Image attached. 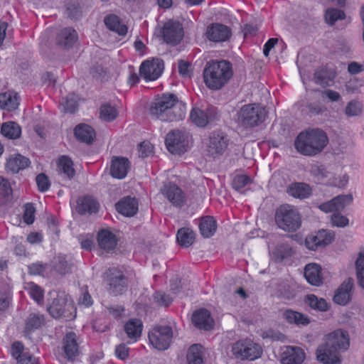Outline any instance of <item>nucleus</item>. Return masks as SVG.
Wrapping results in <instances>:
<instances>
[{"label":"nucleus","mask_w":364,"mask_h":364,"mask_svg":"<svg viewBox=\"0 0 364 364\" xmlns=\"http://www.w3.org/2000/svg\"><path fill=\"white\" fill-rule=\"evenodd\" d=\"M149 114L161 122H177L184 119L186 108L174 94L164 93L151 103Z\"/></svg>","instance_id":"obj_1"},{"label":"nucleus","mask_w":364,"mask_h":364,"mask_svg":"<svg viewBox=\"0 0 364 364\" xmlns=\"http://www.w3.org/2000/svg\"><path fill=\"white\" fill-rule=\"evenodd\" d=\"M349 346L348 332L340 329L334 331L327 335L326 343L318 347L317 359L324 364H341L339 351L347 350Z\"/></svg>","instance_id":"obj_2"},{"label":"nucleus","mask_w":364,"mask_h":364,"mask_svg":"<svg viewBox=\"0 0 364 364\" xmlns=\"http://www.w3.org/2000/svg\"><path fill=\"white\" fill-rule=\"evenodd\" d=\"M328 141V136L323 130L309 129L297 135L294 147L302 155L315 156L323 151Z\"/></svg>","instance_id":"obj_3"},{"label":"nucleus","mask_w":364,"mask_h":364,"mask_svg":"<svg viewBox=\"0 0 364 364\" xmlns=\"http://www.w3.org/2000/svg\"><path fill=\"white\" fill-rule=\"evenodd\" d=\"M232 64L225 60H210L203 70V80L210 90H218L225 86L232 76Z\"/></svg>","instance_id":"obj_4"},{"label":"nucleus","mask_w":364,"mask_h":364,"mask_svg":"<svg viewBox=\"0 0 364 364\" xmlns=\"http://www.w3.org/2000/svg\"><path fill=\"white\" fill-rule=\"evenodd\" d=\"M265 117L264 108L257 103L245 105L237 112L238 123L246 129L261 124Z\"/></svg>","instance_id":"obj_5"},{"label":"nucleus","mask_w":364,"mask_h":364,"mask_svg":"<svg viewBox=\"0 0 364 364\" xmlns=\"http://www.w3.org/2000/svg\"><path fill=\"white\" fill-rule=\"evenodd\" d=\"M275 222L277 226L288 232H294L301 224L299 213L291 205L284 204L276 210Z\"/></svg>","instance_id":"obj_6"},{"label":"nucleus","mask_w":364,"mask_h":364,"mask_svg":"<svg viewBox=\"0 0 364 364\" xmlns=\"http://www.w3.org/2000/svg\"><path fill=\"white\" fill-rule=\"evenodd\" d=\"M232 354L238 358L254 360L259 358L262 353L261 346L251 340H240L234 343L232 348Z\"/></svg>","instance_id":"obj_7"},{"label":"nucleus","mask_w":364,"mask_h":364,"mask_svg":"<svg viewBox=\"0 0 364 364\" xmlns=\"http://www.w3.org/2000/svg\"><path fill=\"white\" fill-rule=\"evenodd\" d=\"M149 341L157 350H164L167 349L173 338L171 327L168 326H157L149 332Z\"/></svg>","instance_id":"obj_8"},{"label":"nucleus","mask_w":364,"mask_h":364,"mask_svg":"<svg viewBox=\"0 0 364 364\" xmlns=\"http://www.w3.org/2000/svg\"><path fill=\"white\" fill-rule=\"evenodd\" d=\"M166 148L173 154H181L187 151L189 146L188 136L180 130L169 132L165 139Z\"/></svg>","instance_id":"obj_9"},{"label":"nucleus","mask_w":364,"mask_h":364,"mask_svg":"<svg viewBox=\"0 0 364 364\" xmlns=\"http://www.w3.org/2000/svg\"><path fill=\"white\" fill-rule=\"evenodd\" d=\"M161 35L163 41L169 45L176 46L184 36V31L182 24L177 21L171 19L164 23Z\"/></svg>","instance_id":"obj_10"},{"label":"nucleus","mask_w":364,"mask_h":364,"mask_svg":"<svg viewBox=\"0 0 364 364\" xmlns=\"http://www.w3.org/2000/svg\"><path fill=\"white\" fill-rule=\"evenodd\" d=\"M106 280L109 286L108 291L114 296L121 295L127 289L128 279L118 269H109Z\"/></svg>","instance_id":"obj_11"},{"label":"nucleus","mask_w":364,"mask_h":364,"mask_svg":"<svg viewBox=\"0 0 364 364\" xmlns=\"http://www.w3.org/2000/svg\"><path fill=\"white\" fill-rule=\"evenodd\" d=\"M48 311L55 318H64L66 321H70L76 317V309L74 305L67 303L62 299H54L48 307Z\"/></svg>","instance_id":"obj_12"},{"label":"nucleus","mask_w":364,"mask_h":364,"mask_svg":"<svg viewBox=\"0 0 364 364\" xmlns=\"http://www.w3.org/2000/svg\"><path fill=\"white\" fill-rule=\"evenodd\" d=\"M164 68L163 60L152 58L144 60L139 68L140 75L146 81L157 80L162 74Z\"/></svg>","instance_id":"obj_13"},{"label":"nucleus","mask_w":364,"mask_h":364,"mask_svg":"<svg viewBox=\"0 0 364 364\" xmlns=\"http://www.w3.org/2000/svg\"><path fill=\"white\" fill-rule=\"evenodd\" d=\"M218 118L217 109L209 106L205 109L193 107L190 113L191 122L199 127H205Z\"/></svg>","instance_id":"obj_14"},{"label":"nucleus","mask_w":364,"mask_h":364,"mask_svg":"<svg viewBox=\"0 0 364 364\" xmlns=\"http://www.w3.org/2000/svg\"><path fill=\"white\" fill-rule=\"evenodd\" d=\"M228 146V139L221 132H214L209 137L208 154L213 158L222 155Z\"/></svg>","instance_id":"obj_15"},{"label":"nucleus","mask_w":364,"mask_h":364,"mask_svg":"<svg viewBox=\"0 0 364 364\" xmlns=\"http://www.w3.org/2000/svg\"><path fill=\"white\" fill-rule=\"evenodd\" d=\"M205 35L210 41L225 42L230 38L232 31L228 26L213 23L207 27Z\"/></svg>","instance_id":"obj_16"},{"label":"nucleus","mask_w":364,"mask_h":364,"mask_svg":"<svg viewBox=\"0 0 364 364\" xmlns=\"http://www.w3.org/2000/svg\"><path fill=\"white\" fill-rule=\"evenodd\" d=\"M64 356L68 360L73 361L80 354V347L77 335L73 331L65 333L62 341Z\"/></svg>","instance_id":"obj_17"},{"label":"nucleus","mask_w":364,"mask_h":364,"mask_svg":"<svg viewBox=\"0 0 364 364\" xmlns=\"http://www.w3.org/2000/svg\"><path fill=\"white\" fill-rule=\"evenodd\" d=\"M333 237V233L326 230H321L316 235H311L306 237L305 244L308 249L315 250L318 247H324L331 243Z\"/></svg>","instance_id":"obj_18"},{"label":"nucleus","mask_w":364,"mask_h":364,"mask_svg":"<svg viewBox=\"0 0 364 364\" xmlns=\"http://www.w3.org/2000/svg\"><path fill=\"white\" fill-rule=\"evenodd\" d=\"M129 160L123 156H113L110 164V175L117 179L124 178L130 168Z\"/></svg>","instance_id":"obj_19"},{"label":"nucleus","mask_w":364,"mask_h":364,"mask_svg":"<svg viewBox=\"0 0 364 364\" xmlns=\"http://www.w3.org/2000/svg\"><path fill=\"white\" fill-rule=\"evenodd\" d=\"M162 194L175 206H181L185 201L183 191L175 183H165L161 188Z\"/></svg>","instance_id":"obj_20"},{"label":"nucleus","mask_w":364,"mask_h":364,"mask_svg":"<svg viewBox=\"0 0 364 364\" xmlns=\"http://www.w3.org/2000/svg\"><path fill=\"white\" fill-rule=\"evenodd\" d=\"M353 199L350 194L340 195L329 201L320 204L318 208L325 213L338 211L343 209L346 205L350 204Z\"/></svg>","instance_id":"obj_21"},{"label":"nucleus","mask_w":364,"mask_h":364,"mask_svg":"<svg viewBox=\"0 0 364 364\" xmlns=\"http://www.w3.org/2000/svg\"><path fill=\"white\" fill-rule=\"evenodd\" d=\"M192 322L196 328L201 330L209 331L214 326V321L210 313L205 309L196 311L192 316Z\"/></svg>","instance_id":"obj_22"},{"label":"nucleus","mask_w":364,"mask_h":364,"mask_svg":"<svg viewBox=\"0 0 364 364\" xmlns=\"http://www.w3.org/2000/svg\"><path fill=\"white\" fill-rule=\"evenodd\" d=\"M143 328V322L137 318H130L124 323V331L130 343H136L140 339Z\"/></svg>","instance_id":"obj_23"},{"label":"nucleus","mask_w":364,"mask_h":364,"mask_svg":"<svg viewBox=\"0 0 364 364\" xmlns=\"http://www.w3.org/2000/svg\"><path fill=\"white\" fill-rule=\"evenodd\" d=\"M353 287V282L351 278L345 280L336 291L333 301L341 306L346 305L351 299Z\"/></svg>","instance_id":"obj_24"},{"label":"nucleus","mask_w":364,"mask_h":364,"mask_svg":"<svg viewBox=\"0 0 364 364\" xmlns=\"http://www.w3.org/2000/svg\"><path fill=\"white\" fill-rule=\"evenodd\" d=\"M305 359V353L298 346H286L282 353V364H301Z\"/></svg>","instance_id":"obj_25"},{"label":"nucleus","mask_w":364,"mask_h":364,"mask_svg":"<svg viewBox=\"0 0 364 364\" xmlns=\"http://www.w3.org/2000/svg\"><path fill=\"white\" fill-rule=\"evenodd\" d=\"M99 202L91 196H84L77 199L76 210L80 215L97 213L100 209Z\"/></svg>","instance_id":"obj_26"},{"label":"nucleus","mask_w":364,"mask_h":364,"mask_svg":"<svg viewBox=\"0 0 364 364\" xmlns=\"http://www.w3.org/2000/svg\"><path fill=\"white\" fill-rule=\"evenodd\" d=\"M78 39L77 31L72 27L62 28L56 36V42L63 48H70L74 46Z\"/></svg>","instance_id":"obj_27"},{"label":"nucleus","mask_w":364,"mask_h":364,"mask_svg":"<svg viewBox=\"0 0 364 364\" xmlns=\"http://www.w3.org/2000/svg\"><path fill=\"white\" fill-rule=\"evenodd\" d=\"M336 77V72L333 69L327 66H321L316 69L314 73V80L316 85L322 87L331 85Z\"/></svg>","instance_id":"obj_28"},{"label":"nucleus","mask_w":364,"mask_h":364,"mask_svg":"<svg viewBox=\"0 0 364 364\" xmlns=\"http://www.w3.org/2000/svg\"><path fill=\"white\" fill-rule=\"evenodd\" d=\"M97 241L100 248L107 252L113 251L117 245L115 235L107 229H102L98 232Z\"/></svg>","instance_id":"obj_29"},{"label":"nucleus","mask_w":364,"mask_h":364,"mask_svg":"<svg viewBox=\"0 0 364 364\" xmlns=\"http://www.w3.org/2000/svg\"><path fill=\"white\" fill-rule=\"evenodd\" d=\"M115 207L116 210L122 215L132 217L138 211V201L135 198L126 196L119 200Z\"/></svg>","instance_id":"obj_30"},{"label":"nucleus","mask_w":364,"mask_h":364,"mask_svg":"<svg viewBox=\"0 0 364 364\" xmlns=\"http://www.w3.org/2000/svg\"><path fill=\"white\" fill-rule=\"evenodd\" d=\"M304 277L311 285L318 287L323 283L321 267L317 264H306L304 268Z\"/></svg>","instance_id":"obj_31"},{"label":"nucleus","mask_w":364,"mask_h":364,"mask_svg":"<svg viewBox=\"0 0 364 364\" xmlns=\"http://www.w3.org/2000/svg\"><path fill=\"white\" fill-rule=\"evenodd\" d=\"M287 193L295 198L304 199L311 195L312 189L307 183L294 182L288 186Z\"/></svg>","instance_id":"obj_32"},{"label":"nucleus","mask_w":364,"mask_h":364,"mask_svg":"<svg viewBox=\"0 0 364 364\" xmlns=\"http://www.w3.org/2000/svg\"><path fill=\"white\" fill-rule=\"evenodd\" d=\"M20 97L16 92H6L0 94V107L7 111H13L18 108Z\"/></svg>","instance_id":"obj_33"},{"label":"nucleus","mask_w":364,"mask_h":364,"mask_svg":"<svg viewBox=\"0 0 364 364\" xmlns=\"http://www.w3.org/2000/svg\"><path fill=\"white\" fill-rule=\"evenodd\" d=\"M46 324V318L40 313H31L28 315L25 326V333L30 334L41 328Z\"/></svg>","instance_id":"obj_34"},{"label":"nucleus","mask_w":364,"mask_h":364,"mask_svg":"<svg viewBox=\"0 0 364 364\" xmlns=\"http://www.w3.org/2000/svg\"><path fill=\"white\" fill-rule=\"evenodd\" d=\"M106 27L119 36H125L127 33L128 28L121 23L119 17L115 14H109L104 19Z\"/></svg>","instance_id":"obj_35"},{"label":"nucleus","mask_w":364,"mask_h":364,"mask_svg":"<svg viewBox=\"0 0 364 364\" xmlns=\"http://www.w3.org/2000/svg\"><path fill=\"white\" fill-rule=\"evenodd\" d=\"M74 134L76 139L86 144H91L95 137V130L89 125L80 124L74 129Z\"/></svg>","instance_id":"obj_36"},{"label":"nucleus","mask_w":364,"mask_h":364,"mask_svg":"<svg viewBox=\"0 0 364 364\" xmlns=\"http://www.w3.org/2000/svg\"><path fill=\"white\" fill-rule=\"evenodd\" d=\"M29 159L21 155L16 154L11 156L6 162V168L14 173H18L20 170L24 169L30 165Z\"/></svg>","instance_id":"obj_37"},{"label":"nucleus","mask_w":364,"mask_h":364,"mask_svg":"<svg viewBox=\"0 0 364 364\" xmlns=\"http://www.w3.org/2000/svg\"><path fill=\"white\" fill-rule=\"evenodd\" d=\"M199 230L203 237H210L217 230V222L213 216L203 217L199 223Z\"/></svg>","instance_id":"obj_38"},{"label":"nucleus","mask_w":364,"mask_h":364,"mask_svg":"<svg viewBox=\"0 0 364 364\" xmlns=\"http://www.w3.org/2000/svg\"><path fill=\"white\" fill-rule=\"evenodd\" d=\"M196 239L194 231L189 228H180L176 234V240L180 246L183 247H189L193 244Z\"/></svg>","instance_id":"obj_39"},{"label":"nucleus","mask_w":364,"mask_h":364,"mask_svg":"<svg viewBox=\"0 0 364 364\" xmlns=\"http://www.w3.org/2000/svg\"><path fill=\"white\" fill-rule=\"evenodd\" d=\"M293 254V249L289 244L281 243L272 250L271 255L276 262H282L285 259L290 258Z\"/></svg>","instance_id":"obj_40"},{"label":"nucleus","mask_w":364,"mask_h":364,"mask_svg":"<svg viewBox=\"0 0 364 364\" xmlns=\"http://www.w3.org/2000/svg\"><path fill=\"white\" fill-rule=\"evenodd\" d=\"M57 164L60 174H63L67 178L72 179L75 175L73 161L68 156H61L58 159Z\"/></svg>","instance_id":"obj_41"},{"label":"nucleus","mask_w":364,"mask_h":364,"mask_svg":"<svg viewBox=\"0 0 364 364\" xmlns=\"http://www.w3.org/2000/svg\"><path fill=\"white\" fill-rule=\"evenodd\" d=\"M24 289L27 291L30 297L38 304L43 303L44 290L39 285L33 282H26L24 284Z\"/></svg>","instance_id":"obj_42"},{"label":"nucleus","mask_w":364,"mask_h":364,"mask_svg":"<svg viewBox=\"0 0 364 364\" xmlns=\"http://www.w3.org/2000/svg\"><path fill=\"white\" fill-rule=\"evenodd\" d=\"M203 346L200 344H193L190 346L187 353L188 364H203Z\"/></svg>","instance_id":"obj_43"},{"label":"nucleus","mask_w":364,"mask_h":364,"mask_svg":"<svg viewBox=\"0 0 364 364\" xmlns=\"http://www.w3.org/2000/svg\"><path fill=\"white\" fill-rule=\"evenodd\" d=\"M1 134L11 139H16L20 137L21 134V127L14 122L4 123L1 129Z\"/></svg>","instance_id":"obj_44"},{"label":"nucleus","mask_w":364,"mask_h":364,"mask_svg":"<svg viewBox=\"0 0 364 364\" xmlns=\"http://www.w3.org/2000/svg\"><path fill=\"white\" fill-rule=\"evenodd\" d=\"M284 316L285 319L289 323L306 326L310 323V320L308 316L298 311L287 310L284 312Z\"/></svg>","instance_id":"obj_45"},{"label":"nucleus","mask_w":364,"mask_h":364,"mask_svg":"<svg viewBox=\"0 0 364 364\" xmlns=\"http://www.w3.org/2000/svg\"><path fill=\"white\" fill-rule=\"evenodd\" d=\"M60 105L63 107L64 112L75 113L78 107V97L74 93L68 95L63 99Z\"/></svg>","instance_id":"obj_46"},{"label":"nucleus","mask_w":364,"mask_h":364,"mask_svg":"<svg viewBox=\"0 0 364 364\" xmlns=\"http://www.w3.org/2000/svg\"><path fill=\"white\" fill-rule=\"evenodd\" d=\"M12 197V188L7 179L0 177V205L6 204Z\"/></svg>","instance_id":"obj_47"},{"label":"nucleus","mask_w":364,"mask_h":364,"mask_svg":"<svg viewBox=\"0 0 364 364\" xmlns=\"http://www.w3.org/2000/svg\"><path fill=\"white\" fill-rule=\"evenodd\" d=\"M100 118L106 122H112L118 116V111L114 106L109 103L101 105L100 108Z\"/></svg>","instance_id":"obj_48"},{"label":"nucleus","mask_w":364,"mask_h":364,"mask_svg":"<svg viewBox=\"0 0 364 364\" xmlns=\"http://www.w3.org/2000/svg\"><path fill=\"white\" fill-rule=\"evenodd\" d=\"M306 302L312 309L319 310L321 311H326L329 307L328 303L324 299H318L314 294L307 295Z\"/></svg>","instance_id":"obj_49"},{"label":"nucleus","mask_w":364,"mask_h":364,"mask_svg":"<svg viewBox=\"0 0 364 364\" xmlns=\"http://www.w3.org/2000/svg\"><path fill=\"white\" fill-rule=\"evenodd\" d=\"M355 265L358 284L364 289V252L358 253Z\"/></svg>","instance_id":"obj_50"},{"label":"nucleus","mask_w":364,"mask_h":364,"mask_svg":"<svg viewBox=\"0 0 364 364\" xmlns=\"http://www.w3.org/2000/svg\"><path fill=\"white\" fill-rule=\"evenodd\" d=\"M345 18L346 14L343 11L334 8L326 9L324 14L325 21L330 26L334 25L336 21L344 19Z\"/></svg>","instance_id":"obj_51"},{"label":"nucleus","mask_w":364,"mask_h":364,"mask_svg":"<svg viewBox=\"0 0 364 364\" xmlns=\"http://www.w3.org/2000/svg\"><path fill=\"white\" fill-rule=\"evenodd\" d=\"M363 110V103L357 100L349 101L344 110L345 114L348 117L359 116Z\"/></svg>","instance_id":"obj_52"},{"label":"nucleus","mask_w":364,"mask_h":364,"mask_svg":"<svg viewBox=\"0 0 364 364\" xmlns=\"http://www.w3.org/2000/svg\"><path fill=\"white\" fill-rule=\"evenodd\" d=\"M251 183L252 179L249 176L245 174L237 175L233 178L232 186L235 190L239 191Z\"/></svg>","instance_id":"obj_53"},{"label":"nucleus","mask_w":364,"mask_h":364,"mask_svg":"<svg viewBox=\"0 0 364 364\" xmlns=\"http://www.w3.org/2000/svg\"><path fill=\"white\" fill-rule=\"evenodd\" d=\"M36 208L32 203H26L24 205L23 219L27 225H31L35 220Z\"/></svg>","instance_id":"obj_54"},{"label":"nucleus","mask_w":364,"mask_h":364,"mask_svg":"<svg viewBox=\"0 0 364 364\" xmlns=\"http://www.w3.org/2000/svg\"><path fill=\"white\" fill-rule=\"evenodd\" d=\"M154 301L161 306H168L173 301L172 298L163 291H156L154 294Z\"/></svg>","instance_id":"obj_55"},{"label":"nucleus","mask_w":364,"mask_h":364,"mask_svg":"<svg viewBox=\"0 0 364 364\" xmlns=\"http://www.w3.org/2000/svg\"><path fill=\"white\" fill-rule=\"evenodd\" d=\"M38 190L40 192L44 193L48 191L50 186V183L48 177L45 173H39L36 178Z\"/></svg>","instance_id":"obj_56"},{"label":"nucleus","mask_w":364,"mask_h":364,"mask_svg":"<svg viewBox=\"0 0 364 364\" xmlns=\"http://www.w3.org/2000/svg\"><path fill=\"white\" fill-rule=\"evenodd\" d=\"M55 269L60 274H65L70 271L71 265L67 261L65 256H59Z\"/></svg>","instance_id":"obj_57"},{"label":"nucleus","mask_w":364,"mask_h":364,"mask_svg":"<svg viewBox=\"0 0 364 364\" xmlns=\"http://www.w3.org/2000/svg\"><path fill=\"white\" fill-rule=\"evenodd\" d=\"M23 350L24 346L21 342L15 341L12 343L11 347V354L12 357L17 360V362L19 361V359L23 358V354L25 353Z\"/></svg>","instance_id":"obj_58"},{"label":"nucleus","mask_w":364,"mask_h":364,"mask_svg":"<svg viewBox=\"0 0 364 364\" xmlns=\"http://www.w3.org/2000/svg\"><path fill=\"white\" fill-rule=\"evenodd\" d=\"M153 150L154 146L149 141H144L139 145V154L141 158L149 156L153 153Z\"/></svg>","instance_id":"obj_59"},{"label":"nucleus","mask_w":364,"mask_h":364,"mask_svg":"<svg viewBox=\"0 0 364 364\" xmlns=\"http://www.w3.org/2000/svg\"><path fill=\"white\" fill-rule=\"evenodd\" d=\"M46 264L41 262L32 263L28 267V272L31 275H43L46 272Z\"/></svg>","instance_id":"obj_60"},{"label":"nucleus","mask_w":364,"mask_h":364,"mask_svg":"<svg viewBox=\"0 0 364 364\" xmlns=\"http://www.w3.org/2000/svg\"><path fill=\"white\" fill-rule=\"evenodd\" d=\"M106 309L117 320L121 318L125 312V308L122 305H111L107 306Z\"/></svg>","instance_id":"obj_61"},{"label":"nucleus","mask_w":364,"mask_h":364,"mask_svg":"<svg viewBox=\"0 0 364 364\" xmlns=\"http://www.w3.org/2000/svg\"><path fill=\"white\" fill-rule=\"evenodd\" d=\"M67 14L70 18H77L81 14L80 4L77 3L68 4L67 6Z\"/></svg>","instance_id":"obj_62"},{"label":"nucleus","mask_w":364,"mask_h":364,"mask_svg":"<svg viewBox=\"0 0 364 364\" xmlns=\"http://www.w3.org/2000/svg\"><path fill=\"white\" fill-rule=\"evenodd\" d=\"M82 292L81 296L79 298L78 304L80 305H83L85 307H89L92 305L93 300L92 296L88 292L87 287H85V289H82Z\"/></svg>","instance_id":"obj_63"},{"label":"nucleus","mask_w":364,"mask_h":364,"mask_svg":"<svg viewBox=\"0 0 364 364\" xmlns=\"http://www.w3.org/2000/svg\"><path fill=\"white\" fill-rule=\"evenodd\" d=\"M331 222L334 226L345 227L348 224V219L340 213H333L331 216Z\"/></svg>","instance_id":"obj_64"}]
</instances>
